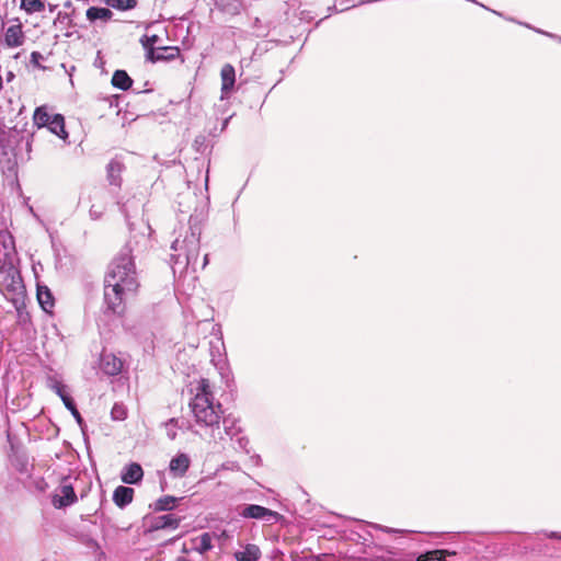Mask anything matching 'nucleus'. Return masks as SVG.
Listing matches in <instances>:
<instances>
[{
	"instance_id": "f03ea898",
	"label": "nucleus",
	"mask_w": 561,
	"mask_h": 561,
	"mask_svg": "<svg viewBox=\"0 0 561 561\" xmlns=\"http://www.w3.org/2000/svg\"><path fill=\"white\" fill-rule=\"evenodd\" d=\"M202 218L198 215H191L188 230L181 240L176 238L171 244V266L175 272L176 266L182 270L187 267L196 268L199 256V243L202 233Z\"/></svg>"
},
{
	"instance_id": "c03bdc74",
	"label": "nucleus",
	"mask_w": 561,
	"mask_h": 561,
	"mask_svg": "<svg viewBox=\"0 0 561 561\" xmlns=\"http://www.w3.org/2000/svg\"><path fill=\"white\" fill-rule=\"evenodd\" d=\"M13 78H14V73H13L12 71H9V72L7 73V81H9V82H10L11 80H13Z\"/></svg>"
},
{
	"instance_id": "0eeeda50",
	"label": "nucleus",
	"mask_w": 561,
	"mask_h": 561,
	"mask_svg": "<svg viewBox=\"0 0 561 561\" xmlns=\"http://www.w3.org/2000/svg\"><path fill=\"white\" fill-rule=\"evenodd\" d=\"M70 477H64L61 479L58 493H56L51 499L53 505L58 510L66 508L78 501L75 488L70 482Z\"/></svg>"
},
{
	"instance_id": "864d4df0",
	"label": "nucleus",
	"mask_w": 561,
	"mask_h": 561,
	"mask_svg": "<svg viewBox=\"0 0 561 561\" xmlns=\"http://www.w3.org/2000/svg\"><path fill=\"white\" fill-rule=\"evenodd\" d=\"M16 302H18L16 300H13V304H14V305H16ZM15 308L19 310V307H18V306H15Z\"/></svg>"
},
{
	"instance_id": "ddd939ff",
	"label": "nucleus",
	"mask_w": 561,
	"mask_h": 561,
	"mask_svg": "<svg viewBox=\"0 0 561 561\" xmlns=\"http://www.w3.org/2000/svg\"><path fill=\"white\" fill-rule=\"evenodd\" d=\"M144 479V469L138 462L126 465L121 472V480L125 484H139Z\"/></svg>"
},
{
	"instance_id": "4468645a",
	"label": "nucleus",
	"mask_w": 561,
	"mask_h": 561,
	"mask_svg": "<svg viewBox=\"0 0 561 561\" xmlns=\"http://www.w3.org/2000/svg\"><path fill=\"white\" fill-rule=\"evenodd\" d=\"M25 35L23 33V26L19 22L15 25H11L7 28L4 34L5 45L10 48L20 47L24 44Z\"/></svg>"
},
{
	"instance_id": "4c0bfd02",
	"label": "nucleus",
	"mask_w": 561,
	"mask_h": 561,
	"mask_svg": "<svg viewBox=\"0 0 561 561\" xmlns=\"http://www.w3.org/2000/svg\"><path fill=\"white\" fill-rule=\"evenodd\" d=\"M541 534L549 539L561 540V533L542 530Z\"/></svg>"
},
{
	"instance_id": "f257e3e1",
	"label": "nucleus",
	"mask_w": 561,
	"mask_h": 561,
	"mask_svg": "<svg viewBox=\"0 0 561 561\" xmlns=\"http://www.w3.org/2000/svg\"><path fill=\"white\" fill-rule=\"evenodd\" d=\"M145 234L137 239L131 237L112 261L104 279L103 312L107 316H121L125 311V296L138 287L134 251L140 252L146 247Z\"/></svg>"
},
{
	"instance_id": "37998d69",
	"label": "nucleus",
	"mask_w": 561,
	"mask_h": 561,
	"mask_svg": "<svg viewBox=\"0 0 561 561\" xmlns=\"http://www.w3.org/2000/svg\"><path fill=\"white\" fill-rule=\"evenodd\" d=\"M534 30H535L537 33L545 34V35H548V36H550V37H557L556 35L550 34V33H547V32H543V31H541V30H538V28H534Z\"/></svg>"
},
{
	"instance_id": "79ce46f5",
	"label": "nucleus",
	"mask_w": 561,
	"mask_h": 561,
	"mask_svg": "<svg viewBox=\"0 0 561 561\" xmlns=\"http://www.w3.org/2000/svg\"><path fill=\"white\" fill-rule=\"evenodd\" d=\"M169 425H174L176 426L178 425V420L176 419H170L167 423H165V426H169Z\"/></svg>"
},
{
	"instance_id": "4be33fe9",
	"label": "nucleus",
	"mask_w": 561,
	"mask_h": 561,
	"mask_svg": "<svg viewBox=\"0 0 561 561\" xmlns=\"http://www.w3.org/2000/svg\"><path fill=\"white\" fill-rule=\"evenodd\" d=\"M5 280V289L8 293L16 296H22L24 294V285L19 272H14L11 275L9 274Z\"/></svg>"
},
{
	"instance_id": "2eb2a0df",
	"label": "nucleus",
	"mask_w": 561,
	"mask_h": 561,
	"mask_svg": "<svg viewBox=\"0 0 561 561\" xmlns=\"http://www.w3.org/2000/svg\"><path fill=\"white\" fill-rule=\"evenodd\" d=\"M36 297L41 308L45 312L50 313L55 306V298L51 290L46 285L37 284Z\"/></svg>"
},
{
	"instance_id": "b1692460",
	"label": "nucleus",
	"mask_w": 561,
	"mask_h": 561,
	"mask_svg": "<svg viewBox=\"0 0 561 561\" xmlns=\"http://www.w3.org/2000/svg\"><path fill=\"white\" fill-rule=\"evenodd\" d=\"M238 423H239V420H237L236 417H233L231 415L224 416V419H222L225 434L227 436H229L230 439H234V437L238 436L239 434H241V432H242L241 427L238 425Z\"/></svg>"
},
{
	"instance_id": "cd10ccee",
	"label": "nucleus",
	"mask_w": 561,
	"mask_h": 561,
	"mask_svg": "<svg viewBox=\"0 0 561 561\" xmlns=\"http://www.w3.org/2000/svg\"><path fill=\"white\" fill-rule=\"evenodd\" d=\"M203 397L208 400H214L213 392L210 390V383L208 379L202 378L196 388L194 398Z\"/></svg>"
},
{
	"instance_id": "a878e982",
	"label": "nucleus",
	"mask_w": 561,
	"mask_h": 561,
	"mask_svg": "<svg viewBox=\"0 0 561 561\" xmlns=\"http://www.w3.org/2000/svg\"><path fill=\"white\" fill-rule=\"evenodd\" d=\"M218 10L228 14H237L240 10L238 0H214Z\"/></svg>"
},
{
	"instance_id": "c9c22d12",
	"label": "nucleus",
	"mask_w": 561,
	"mask_h": 561,
	"mask_svg": "<svg viewBox=\"0 0 561 561\" xmlns=\"http://www.w3.org/2000/svg\"><path fill=\"white\" fill-rule=\"evenodd\" d=\"M369 527H373L375 529H380L382 531H386V533H389V534H392V533H401L402 530H399V529H394V528H389V527H386V526H381V525H378V524H373V523H369L368 524Z\"/></svg>"
},
{
	"instance_id": "e433bc0d",
	"label": "nucleus",
	"mask_w": 561,
	"mask_h": 561,
	"mask_svg": "<svg viewBox=\"0 0 561 561\" xmlns=\"http://www.w3.org/2000/svg\"><path fill=\"white\" fill-rule=\"evenodd\" d=\"M103 211L100 210V209H96L95 206H91L90 210H89V216L92 220H98L101 218Z\"/></svg>"
},
{
	"instance_id": "72a5a7b5",
	"label": "nucleus",
	"mask_w": 561,
	"mask_h": 561,
	"mask_svg": "<svg viewBox=\"0 0 561 561\" xmlns=\"http://www.w3.org/2000/svg\"><path fill=\"white\" fill-rule=\"evenodd\" d=\"M56 21L67 22L68 26H73L72 24V14L67 12H58Z\"/></svg>"
},
{
	"instance_id": "6ab92c4d",
	"label": "nucleus",
	"mask_w": 561,
	"mask_h": 561,
	"mask_svg": "<svg viewBox=\"0 0 561 561\" xmlns=\"http://www.w3.org/2000/svg\"><path fill=\"white\" fill-rule=\"evenodd\" d=\"M123 168H124V165L122 162H119L117 160L110 161V163L106 167V172H107V180L111 185L121 186V183H122L121 173L123 171Z\"/></svg>"
},
{
	"instance_id": "412c9836",
	"label": "nucleus",
	"mask_w": 561,
	"mask_h": 561,
	"mask_svg": "<svg viewBox=\"0 0 561 561\" xmlns=\"http://www.w3.org/2000/svg\"><path fill=\"white\" fill-rule=\"evenodd\" d=\"M112 84L116 89H119L122 91H127L133 85V79L129 77V75L125 70L117 69L113 73Z\"/></svg>"
},
{
	"instance_id": "39448f33",
	"label": "nucleus",
	"mask_w": 561,
	"mask_h": 561,
	"mask_svg": "<svg viewBox=\"0 0 561 561\" xmlns=\"http://www.w3.org/2000/svg\"><path fill=\"white\" fill-rule=\"evenodd\" d=\"M48 387L61 399L65 408L71 413L75 417L77 424L80 426L82 432H84L85 422L81 416L79 410L77 409V404L71 397V394L67 390V386L62 383L60 380L49 377L48 378Z\"/></svg>"
},
{
	"instance_id": "1a4fd4ad",
	"label": "nucleus",
	"mask_w": 561,
	"mask_h": 561,
	"mask_svg": "<svg viewBox=\"0 0 561 561\" xmlns=\"http://www.w3.org/2000/svg\"><path fill=\"white\" fill-rule=\"evenodd\" d=\"M99 366L104 375L114 377L122 373L124 363L115 354L103 352L100 355Z\"/></svg>"
},
{
	"instance_id": "a18cd8bd",
	"label": "nucleus",
	"mask_w": 561,
	"mask_h": 561,
	"mask_svg": "<svg viewBox=\"0 0 561 561\" xmlns=\"http://www.w3.org/2000/svg\"><path fill=\"white\" fill-rule=\"evenodd\" d=\"M64 7L67 9H70V8H72V2L70 0H67L64 2Z\"/></svg>"
},
{
	"instance_id": "58836bf2",
	"label": "nucleus",
	"mask_w": 561,
	"mask_h": 561,
	"mask_svg": "<svg viewBox=\"0 0 561 561\" xmlns=\"http://www.w3.org/2000/svg\"><path fill=\"white\" fill-rule=\"evenodd\" d=\"M122 213L125 216V219H126V221H127V224L129 226V229L133 230V228H131L133 224L130 222V216H129V213H128V205L127 204H124L122 206Z\"/></svg>"
},
{
	"instance_id": "f704fd0d",
	"label": "nucleus",
	"mask_w": 561,
	"mask_h": 561,
	"mask_svg": "<svg viewBox=\"0 0 561 561\" xmlns=\"http://www.w3.org/2000/svg\"><path fill=\"white\" fill-rule=\"evenodd\" d=\"M44 59V56L39 51H32L31 53V64L35 67H41V60Z\"/></svg>"
},
{
	"instance_id": "9d476101",
	"label": "nucleus",
	"mask_w": 561,
	"mask_h": 561,
	"mask_svg": "<svg viewBox=\"0 0 561 561\" xmlns=\"http://www.w3.org/2000/svg\"><path fill=\"white\" fill-rule=\"evenodd\" d=\"M221 78V100L228 99L234 91L236 70L231 64H225L220 70Z\"/></svg>"
},
{
	"instance_id": "f8f14e48",
	"label": "nucleus",
	"mask_w": 561,
	"mask_h": 561,
	"mask_svg": "<svg viewBox=\"0 0 561 561\" xmlns=\"http://www.w3.org/2000/svg\"><path fill=\"white\" fill-rule=\"evenodd\" d=\"M181 517H178L174 514H164L159 516H153L150 519V529L151 530H160V529H171L174 530L180 526Z\"/></svg>"
},
{
	"instance_id": "7ed1b4c3",
	"label": "nucleus",
	"mask_w": 561,
	"mask_h": 561,
	"mask_svg": "<svg viewBox=\"0 0 561 561\" xmlns=\"http://www.w3.org/2000/svg\"><path fill=\"white\" fill-rule=\"evenodd\" d=\"M191 411L197 424L219 428L221 416V404H214V400H208L203 397L193 398L190 402Z\"/></svg>"
},
{
	"instance_id": "ea45409f",
	"label": "nucleus",
	"mask_w": 561,
	"mask_h": 561,
	"mask_svg": "<svg viewBox=\"0 0 561 561\" xmlns=\"http://www.w3.org/2000/svg\"><path fill=\"white\" fill-rule=\"evenodd\" d=\"M350 0H342L340 3H339V11L340 12H344L353 7H355L354 4L353 5H350L348 4Z\"/></svg>"
},
{
	"instance_id": "5fc2aeb1",
	"label": "nucleus",
	"mask_w": 561,
	"mask_h": 561,
	"mask_svg": "<svg viewBox=\"0 0 561 561\" xmlns=\"http://www.w3.org/2000/svg\"><path fill=\"white\" fill-rule=\"evenodd\" d=\"M559 39H560V42H561V37H560Z\"/></svg>"
},
{
	"instance_id": "a211bd4d",
	"label": "nucleus",
	"mask_w": 561,
	"mask_h": 561,
	"mask_svg": "<svg viewBox=\"0 0 561 561\" xmlns=\"http://www.w3.org/2000/svg\"><path fill=\"white\" fill-rule=\"evenodd\" d=\"M46 128L62 140L68 139V133L65 127V117L61 114H53L50 123Z\"/></svg>"
},
{
	"instance_id": "f3484780",
	"label": "nucleus",
	"mask_w": 561,
	"mask_h": 561,
	"mask_svg": "<svg viewBox=\"0 0 561 561\" xmlns=\"http://www.w3.org/2000/svg\"><path fill=\"white\" fill-rule=\"evenodd\" d=\"M85 16L90 23H95L98 20L106 23L113 18V12L108 8L90 7L85 11Z\"/></svg>"
},
{
	"instance_id": "3c124183",
	"label": "nucleus",
	"mask_w": 561,
	"mask_h": 561,
	"mask_svg": "<svg viewBox=\"0 0 561 561\" xmlns=\"http://www.w3.org/2000/svg\"><path fill=\"white\" fill-rule=\"evenodd\" d=\"M228 122H229V118H226V119H225V122H224V124H222V128H226V127H227Z\"/></svg>"
},
{
	"instance_id": "393cba45",
	"label": "nucleus",
	"mask_w": 561,
	"mask_h": 561,
	"mask_svg": "<svg viewBox=\"0 0 561 561\" xmlns=\"http://www.w3.org/2000/svg\"><path fill=\"white\" fill-rule=\"evenodd\" d=\"M53 115L47 112L46 106H38L34 111L33 122L38 128L49 125Z\"/></svg>"
},
{
	"instance_id": "49530a36",
	"label": "nucleus",
	"mask_w": 561,
	"mask_h": 561,
	"mask_svg": "<svg viewBox=\"0 0 561 561\" xmlns=\"http://www.w3.org/2000/svg\"><path fill=\"white\" fill-rule=\"evenodd\" d=\"M208 264V254H205L202 267L204 268Z\"/></svg>"
},
{
	"instance_id": "473e14b6",
	"label": "nucleus",
	"mask_w": 561,
	"mask_h": 561,
	"mask_svg": "<svg viewBox=\"0 0 561 561\" xmlns=\"http://www.w3.org/2000/svg\"><path fill=\"white\" fill-rule=\"evenodd\" d=\"M233 440L236 442L239 449L245 451L247 454L249 453V450L247 449L249 445V439L247 436L239 434L238 436L234 437Z\"/></svg>"
},
{
	"instance_id": "6e6552de",
	"label": "nucleus",
	"mask_w": 561,
	"mask_h": 561,
	"mask_svg": "<svg viewBox=\"0 0 561 561\" xmlns=\"http://www.w3.org/2000/svg\"><path fill=\"white\" fill-rule=\"evenodd\" d=\"M239 515L243 518L261 519V520H277L280 515L267 507L257 504H245L241 507Z\"/></svg>"
},
{
	"instance_id": "09e8293b",
	"label": "nucleus",
	"mask_w": 561,
	"mask_h": 561,
	"mask_svg": "<svg viewBox=\"0 0 561 561\" xmlns=\"http://www.w3.org/2000/svg\"><path fill=\"white\" fill-rule=\"evenodd\" d=\"M56 9H57V5H56V4H50V3L48 4V10H49L50 12H54Z\"/></svg>"
},
{
	"instance_id": "dca6fc26",
	"label": "nucleus",
	"mask_w": 561,
	"mask_h": 561,
	"mask_svg": "<svg viewBox=\"0 0 561 561\" xmlns=\"http://www.w3.org/2000/svg\"><path fill=\"white\" fill-rule=\"evenodd\" d=\"M134 497V489L125 485L117 486L113 492V502L119 508L129 505Z\"/></svg>"
},
{
	"instance_id": "7c9ffc66",
	"label": "nucleus",
	"mask_w": 561,
	"mask_h": 561,
	"mask_svg": "<svg viewBox=\"0 0 561 561\" xmlns=\"http://www.w3.org/2000/svg\"><path fill=\"white\" fill-rule=\"evenodd\" d=\"M531 551L537 556L552 557L553 554L550 551V546L545 542H538L534 545Z\"/></svg>"
},
{
	"instance_id": "a19ab883",
	"label": "nucleus",
	"mask_w": 561,
	"mask_h": 561,
	"mask_svg": "<svg viewBox=\"0 0 561 561\" xmlns=\"http://www.w3.org/2000/svg\"><path fill=\"white\" fill-rule=\"evenodd\" d=\"M328 12H329V15L332 13V12H340L339 11V7L336 4H333L332 7H329L328 8Z\"/></svg>"
},
{
	"instance_id": "8fccbe9b",
	"label": "nucleus",
	"mask_w": 561,
	"mask_h": 561,
	"mask_svg": "<svg viewBox=\"0 0 561 561\" xmlns=\"http://www.w3.org/2000/svg\"><path fill=\"white\" fill-rule=\"evenodd\" d=\"M176 561H191V560H188L187 558H184V557H179Z\"/></svg>"
},
{
	"instance_id": "20e7f679",
	"label": "nucleus",
	"mask_w": 561,
	"mask_h": 561,
	"mask_svg": "<svg viewBox=\"0 0 561 561\" xmlns=\"http://www.w3.org/2000/svg\"><path fill=\"white\" fill-rule=\"evenodd\" d=\"M383 561H446L447 557L456 556V551L448 549L426 550L421 553L403 550H389Z\"/></svg>"
},
{
	"instance_id": "bb28decb",
	"label": "nucleus",
	"mask_w": 561,
	"mask_h": 561,
	"mask_svg": "<svg viewBox=\"0 0 561 561\" xmlns=\"http://www.w3.org/2000/svg\"><path fill=\"white\" fill-rule=\"evenodd\" d=\"M20 9L27 14L43 12L45 10V2L43 0H21Z\"/></svg>"
},
{
	"instance_id": "603ef678",
	"label": "nucleus",
	"mask_w": 561,
	"mask_h": 561,
	"mask_svg": "<svg viewBox=\"0 0 561 561\" xmlns=\"http://www.w3.org/2000/svg\"><path fill=\"white\" fill-rule=\"evenodd\" d=\"M157 55L158 56H165L163 53H158V51H157Z\"/></svg>"
},
{
	"instance_id": "c756f323",
	"label": "nucleus",
	"mask_w": 561,
	"mask_h": 561,
	"mask_svg": "<svg viewBox=\"0 0 561 561\" xmlns=\"http://www.w3.org/2000/svg\"><path fill=\"white\" fill-rule=\"evenodd\" d=\"M213 548L211 536L208 533H204L199 537V545L197 547V551L199 553H205Z\"/></svg>"
},
{
	"instance_id": "2f4dec72",
	"label": "nucleus",
	"mask_w": 561,
	"mask_h": 561,
	"mask_svg": "<svg viewBox=\"0 0 561 561\" xmlns=\"http://www.w3.org/2000/svg\"><path fill=\"white\" fill-rule=\"evenodd\" d=\"M193 147L194 149L199 152V153H204V151L206 150L207 148V139L205 136L203 135H199L197 136L195 139H194V142H193Z\"/></svg>"
},
{
	"instance_id": "423d86ee",
	"label": "nucleus",
	"mask_w": 561,
	"mask_h": 561,
	"mask_svg": "<svg viewBox=\"0 0 561 561\" xmlns=\"http://www.w3.org/2000/svg\"><path fill=\"white\" fill-rule=\"evenodd\" d=\"M160 41V37L156 34L153 35H144L140 38V44L146 50V59L150 62H157L162 60H172L179 54V49L176 47L163 46L159 47L158 50L161 51H171L169 56H158L157 49L154 45Z\"/></svg>"
},
{
	"instance_id": "9b49d317",
	"label": "nucleus",
	"mask_w": 561,
	"mask_h": 561,
	"mask_svg": "<svg viewBox=\"0 0 561 561\" xmlns=\"http://www.w3.org/2000/svg\"><path fill=\"white\" fill-rule=\"evenodd\" d=\"M191 466V458L185 453L176 454L169 463V471L173 478H183Z\"/></svg>"
},
{
	"instance_id": "de8ad7c7",
	"label": "nucleus",
	"mask_w": 561,
	"mask_h": 561,
	"mask_svg": "<svg viewBox=\"0 0 561 561\" xmlns=\"http://www.w3.org/2000/svg\"><path fill=\"white\" fill-rule=\"evenodd\" d=\"M168 436H169L170 439H174L175 436H176V433L173 432V431H170V432H168Z\"/></svg>"
},
{
	"instance_id": "aec40b11",
	"label": "nucleus",
	"mask_w": 561,
	"mask_h": 561,
	"mask_svg": "<svg viewBox=\"0 0 561 561\" xmlns=\"http://www.w3.org/2000/svg\"><path fill=\"white\" fill-rule=\"evenodd\" d=\"M182 500V497H175L173 495H164L158 499L152 505H150L156 512H169L172 511Z\"/></svg>"
},
{
	"instance_id": "c85d7f7f",
	"label": "nucleus",
	"mask_w": 561,
	"mask_h": 561,
	"mask_svg": "<svg viewBox=\"0 0 561 561\" xmlns=\"http://www.w3.org/2000/svg\"><path fill=\"white\" fill-rule=\"evenodd\" d=\"M111 416L115 421H124L127 417V410L123 403H115L111 410Z\"/></svg>"
},
{
	"instance_id": "5701e85b",
	"label": "nucleus",
	"mask_w": 561,
	"mask_h": 561,
	"mask_svg": "<svg viewBox=\"0 0 561 561\" xmlns=\"http://www.w3.org/2000/svg\"><path fill=\"white\" fill-rule=\"evenodd\" d=\"M261 557V550L256 545L248 543L243 551L234 552L237 561H257Z\"/></svg>"
}]
</instances>
